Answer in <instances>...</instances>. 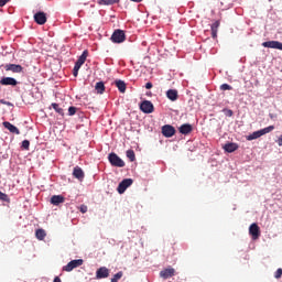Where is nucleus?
Listing matches in <instances>:
<instances>
[{"label": "nucleus", "instance_id": "nucleus-1", "mask_svg": "<svg viewBox=\"0 0 282 282\" xmlns=\"http://www.w3.org/2000/svg\"><path fill=\"white\" fill-rule=\"evenodd\" d=\"M273 129H274V126H269L264 129L254 131L253 133H251L247 137V140H249V141L258 140V138H261V135H265L267 133H272Z\"/></svg>", "mask_w": 282, "mask_h": 282}, {"label": "nucleus", "instance_id": "nucleus-2", "mask_svg": "<svg viewBox=\"0 0 282 282\" xmlns=\"http://www.w3.org/2000/svg\"><path fill=\"white\" fill-rule=\"evenodd\" d=\"M108 160L111 164V166H117L118 169H122L124 167V161L122 159H120V156H118V154L111 152L108 155Z\"/></svg>", "mask_w": 282, "mask_h": 282}, {"label": "nucleus", "instance_id": "nucleus-3", "mask_svg": "<svg viewBox=\"0 0 282 282\" xmlns=\"http://www.w3.org/2000/svg\"><path fill=\"white\" fill-rule=\"evenodd\" d=\"M127 40V35L124 34V31L118 29L116 30L111 35L112 43H124Z\"/></svg>", "mask_w": 282, "mask_h": 282}, {"label": "nucleus", "instance_id": "nucleus-4", "mask_svg": "<svg viewBox=\"0 0 282 282\" xmlns=\"http://www.w3.org/2000/svg\"><path fill=\"white\" fill-rule=\"evenodd\" d=\"M33 19L37 25H45L47 23V13L39 11L33 15Z\"/></svg>", "mask_w": 282, "mask_h": 282}, {"label": "nucleus", "instance_id": "nucleus-5", "mask_svg": "<svg viewBox=\"0 0 282 282\" xmlns=\"http://www.w3.org/2000/svg\"><path fill=\"white\" fill-rule=\"evenodd\" d=\"M83 263V259L72 260L70 262L67 263V265L63 267V270L64 272H72V270H75V268H80Z\"/></svg>", "mask_w": 282, "mask_h": 282}, {"label": "nucleus", "instance_id": "nucleus-6", "mask_svg": "<svg viewBox=\"0 0 282 282\" xmlns=\"http://www.w3.org/2000/svg\"><path fill=\"white\" fill-rule=\"evenodd\" d=\"M140 109L143 113H153L155 107L153 106V102H151L150 100H144L141 102Z\"/></svg>", "mask_w": 282, "mask_h": 282}, {"label": "nucleus", "instance_id": "nucleus-7", "mask_svg": "<svg viewBox=\"0 0 282 282\" xmlns=\"http://www.w3.org/2000/svg\"><path fill=\"white\" fill-rule=\"evenodd\" d=\"M131 184H133V180L131 178H126L122 182H120L117 188L119 195H122V193H124V191H127V188H129Z\"/></svg>", "mask_w": 282, "mask_h": 282}, {"label": "nucleus", "instance_id": "nucleus-8", "mask_svg": "<svg viewBox=\"0 0 282 282\" xmlns=\"http://www.w3.org/2000/svg\"><path fill=\"white\" fill-rule=\"evenodd\" d=\"M249 235H251L252 239H259V237H261V229L257 223L250 225Z\"/></svg>", "mask_w": 282, "mask_h": 282}, {"label": "nucleus", "instance_id": "nucleus-9", "mask_svg": "<svg viewBox=\"0 0 282 282\" xmlns=\"http://www.w3.org/2000/svg\"><path fill=\"white\" fill-rule=\"evenodd\" d=\"M4 69L6 72H12L13 74H21L23 72V66L19 64H7Z\"/></svg>", "mask_w": 282, "mask_h": 282}, {"label": "nucleus", "instance_id": "nucleus-10", "mask_svg": "<svg viewBox=\"0 0 282 282\" xmlns=\"http://www.w3.org/2000/svg\"><path fill=\"white\" fill-rule=\"evenodd\" d=\"M0 85H3L4 87H17L19 85V82H17L14 77H2L0 79Z\"/></svg>", "mask_w": 282, "mask_h": 282}, {"label": "nucleus", "instance_id": "nucleus-11", "mask_svg": "<svg viewBox=\"0 0 282 282\" xmlns=\"http://www.w3.org/2000/svg\"><path fill=\"white\" fill-rule=\"evenodd\" d=\"M162 134L164 135V138H173V135L175 134V127L171 124L163 126Z\"/></svg>", "mask_w": 282, "mask_h": 282}, {"label": "nucleus", "instance_id": "nucleus-12", "mask_svg": "<svg viewBox=\"0 0 282 282\" xmlns=\"http://www.w3.org/2000/svg\"><path fill=\"white\" fill-rule=\"evenodd\" d=\"M262 47H269L271 50H280L282 52V43L279 41L263 42Z\"/></svg>", "mask_w": 282, "mask_h": 282}, {"label": "nucleus", "instance_id": "nucleus-13", "mask_svg": "<svg viewBox=\"0 0 282 282\" xmlns=\"http://www.w3.org/2000/svg\"><path fill=\"white\" fill-rule=\"evenodd\" d=\"M109 278V269L107 267H100L96 271V279H107Z\"/></svg>", "mask_w": 282, "mask_h": 282}, {"label": "nucleus", "instance_id": "nucleus-14", "mask_svg": "<svg viewBox=\"0 0 282 282\" xmlns=\"http://www.w3.org/2000/svg\"><path fill=\"white\" fill-rule=\"evenodd\" d=\"M4 129H8V131H10V133H14L15 135H20L21 131L19 130V128H17L14 124L10 123L9 121H4L3 123Z\"/></svg>", "mask_w": 282, "mask_h": 282}, {"label": "nucleus", "instance_id": "nucleus-15", "mask_svg": "<svg viewBox=\"0 0 282 282\" xmlns=\"http://www.w3.org/2000/svg\"><path fill=\"white\" fill-rule=\"evenodd\" d=\"M171 276H175V269L173 268H167L160 272L161 279H171Z\"/></svg>", "mask_w": 282, "mask_h": 282}, {"label": "nucleus", "instance_id": "nucleus-16", "mask_svg": "<svg viewBox=\"0 0 282 282\" xmlns=\"http://www.w3.org/2000/svg\"><path fill=\"white\" fill-rule=\"evenodd\" d=\"M73 176L76 180H79V182H83V180H85V172H83V169H80V166H75L73 170Z\"/></svg>", "mask_w": 282, "mask_h": 282}, {"label": "nucleus", "instance_id": "nucleus-17", "mask_svg": "<svg viewBox=\"0 0 282 282\" xmlns=\"http://www.w3.org/2000/svg\"><path fill=\"white\" fill-rule=\"evenodd\" d=\"M178 131L182 135H188V133L193 132V126L191 123H184L178 128Z\"/></svg>", "mask_w": 282, "mask_h": 282}, {"label": "nucleus", "instance_id": "nucleus-18", "mask_svg": "<svg viewBox=\"0 0 282 282\" xmlns=\"http://www.w3.org/2000/svg\"><path fill=\"white\" fill-rule=\"evenodd\" d=\"M65 203V197H63L62 195H54L51 197V204H53V206H58L59 204H64Z\"/></svg>", "mask_w": 282, "mask_h": 282}, {"label": "nucleus", "instance_id": "nucleus-19", "mask_svg": "<svg viewBox=\"0 0 282 282\" xmlns=\"http://www.w3.org/2000/svg\"><path fill=\"white\" fill-rule=\"evenodd\" d=\"M166 97L169 98V100H172V102H175V100H177V98H180V95L177 94V90L169 89L166 91Z\"/></svg>", "mask_w": 282, "mask_h": 282}, {"label": "nucleus", "instance_id": "nucleus-20", "mask_svg": "<svg viewBox=\"0 0 282 282\" xmlns=\"http://www.w3.org/2000/svg\"><path fill=\"white\" fill-rule=\"evenodd\" d=\"M223 149L227 152V153H235V151H237V149H239V145L237 143H227L223 147Z\"/></svg>", "mask_w": 282, "mask_h": 282}, {"label": "nucleus", "instance_id": "nucleus-21", "mask_svg": "<svg viewBox=\"0 0 282 282\" xmlns=\"http://www.w3.org/2000/svg\"><path fill=\"white\" fill-rule=\"evenodd\" d=\"M115 85H116L117 89H119V91L121 94H124V91H127V84L123 80L117 79L115 82Z\"/></svg>", "mask_w": 282, "mask_h": 282}, {"label": "nucleus", "instance_id": "nucleus-22", "mask_svg": "<svg viewBox=\"0 0 282 282\" xmlns=\"http://www.w3.org/2000/svg\"><path fill=\"white\" fill-rule=\"evenodd\" d=\"M89 56V51L85 50L82 55L77 59V65H85V61H87V57Z\"/></svg>", "mask_w": 282, "mask_h": 282}, {"label": "nucleus", "instance_id": "nucleus-23", "mask_svg": "<svg viewBox=\"0 0 282 282\" xmlns=\"http://www.w3.org/2000/svg\"><path fill=\"white\" fill-rule=\"evenodd\" d=\"M219 25H220V22L219 20H216L213 24H212V37L213 39H217V32L219 30Z\"/></svg>", "mask_w": 282, "mask_h": 282}, {"label": "nucleus", "instance_id": "nucleus-24", "mask_svg": "<svg viewBox=\"0 0 282 282\" xmlns=\"http://www.w3.org/2000/svg\"><path fill=\"white\" fill-rule=\"evenodd\" d=\"M116 3H120V0H98L99 6H116Z\"/></svg>", "mask_w": 282, "mask_h": 282}, {"label": "nucleus", "instance_id": "nucleus-25", "mask_svg": "<svg viewBox=\"0 0 282 282\" xmlns=\"http://www.w3.org/2000/svg\"><path fill=\"white\" fill-rule=\"evenodd\" d=\"M35 237H36V239H39V241H43V239H45V237H47V234L45 232L44 229H37L35 231Z\"/></svg>", "mask_w": 282, "mask_h": 282}, {"label": "nucleus", "instance_id": "nucleus-26", "mask_svg": "<svg viewBox=\"0 0 282 282\" xmlns=\"http://www.w3.org/2000/svg\"><path fill=\"white\" fill-rule=\"evenodd\" d=\"M95 89H96L97 94H105V83L98 82L95 85Z\"/></svg>", "mask_w": 282, "mask_h": 282}, {"label": "nucleus", "instance_id": "nucleus-27", "mask_svg": "<svg viewBox=\"0 0 282 282\" xmlns=\"http://www.w3.org/2000/svg\"><path fill=\"white\" fill-rule=\"evenodd\" d=\"M52 107L56 111V113H58L59 116H65L63 108H61L58 104H52Z\"/></svg>", "mask_w": 282, "mask_h": 282}, {"label": "nucleus", "instance_id": "nucleus-28", "mask_svg": "<svg viewBox=\"0 0 282 282\" xmlns=\"http://www.w3.org/2000/svg\"><path fill=\"white\" fill-rule=\"evenodd\" d=\"M126 155L130 160V162H135V152L133 150H128L126 152Z\"/></svg>", "mask_w": 282, "mask_h": 282}, {"label": "nucleus", "instance_id": "nucleus-29", "mask_svg": "<svg viewBox=\"0 0 282 282\" xmlns=\"http://www.w3.org/2000/svg\"><path fill=\"white\" fill-rule=\"evenodd\" d=\"M123 272L122 271H119L118 273H116L115 275H113V278L111 279V282H118V281H120V278L121 276H123Z\"/></svg>", "mask_w": 282, "mask_h": 282}, {"label": "nucleus", "instance_id": "nucleus-30", "mask_svg": "<svg viewBox=\"0 0 282 282\" xmlns=\"http://www.w3.org/2000/svg\"><path fill=\"white\" fill-rule=\"evenodd\" d=\"M220 90L221 91H232V86H230L228 84H223V85H220Z\"/></svg>", "mask_w": 282, "mask_h": 282}, {"label": "nucleus", "instance_id": "nucleus-31", "mask_svg": "<svg viewBox=\"0 0 282 282\" xmlns=\"http://www.w3.org/2000/svg\"><path fill=\"white\" fill-rule=\"evenodd\" d=\"M0 200L1 202H10V197L8 196V194L0 192Z\"/></svg>", "mask_w": 282, "mask_h": 282}, {"label": "nucleus", "instance_id": "nucleus-32", "mask_svg": "<svg viewBox=\"0 0 282 282\" xmlns=\"http://www.w3.org/2000/svg\"><path fill=\"white\" fill-rule=\"evenodd\" d=\"M76 111H78V108L70 106L68 108V116H76Z\"/></svg>", "mask_w": 282, "mask_h": 282}, {"label": "nucleus", "instance_id": "nucleus-33", "mask_svg": "<svg viewBox=\"0 0 282 282\" xmlns=\"http://www.w3.org/2000/svg\"><path fill=\"white\" fill-rule=\"evenodd\" d=\"M22 149H24L25 151H30V141L29 140L22 141Z\"/></svg>", "mask_w": 282, "mask_h": 282}, {"label": "nucleus", "instance_id": "nucleus-34", "mask_svg": "<svg viewBox=\"0 0 282 282\" xmlns=\"http://www.w3.org/2000/svg\"><path fill=\"white\" fill-rule=\"evenodd\" d=\"M224 113L227 116V118H232L235 112L231 109H225Z\"/></svg>", "mask_w": 282, "mask_h": 282}, {"label": "nucleus", "instance_id": "nucleus-35", "mask_svg": "<svg viewBox=\"0 0 282 282\" xmlns=\"http://www.w3.org/2000/svg\"><path fill=\"white\" fill-rule=\"evenodd\" d=\"M281 276H282V269H278V270L275 271V273H274V278H275V279H281Z\"/></svg>", "mask_w": 282, "mask_h": 282}, {"label": "nucleus", "instance_id": "nucleus-36", "mask_svg": "<svg viewBox=\"0 0 282 282\" xmlns=\"http://www.w3.org/2000/svg\"><path fill=\"white\" fill-rule=\"evenodd\" d=\"M79 210L83 213V215H85V213L88 210L87 205H80Z\"/></svg>", "mask_w": 282, "mask_h": 282}, {"label": "nucleus", "instance_id": "nucleus-37", "mask_svg": "<svg viewBox=\"0 0 282 282\" xmlns=\"http://www.w3.org/2000/svg\"><path fill=\"white\" fill-rule=\"evenodd\" d=\"M10 0H0V8H3Z\"/></svg>", "mask_w": 282, "mask_h": 282}, {"label": "nucleus", "instance_id": "nucleus-38", "mask_svg": "<svg viewBox=\"0 0 282 282\" xmlns=\"http://www.w3.org/2000/svg\"><path fill=\"white\" fill-rule=\"evenodd\" d=\"M145 89H153V84L151 82L147 83Z\"/></svg>", "mask_w": 282, "mask_h": 282}, {"label": "nucleus", "instance_id": "nucleus-39", "mask_svg": "<svg viewBox=\"0 0 282 282\" xmlns=\"http://www.w3.org/2000/svg\"><path fill=\"white\" fill-rule=\"evenodd\" d=\"M80 67H83L80 64L75 63V66H74V69H75V70L78 72V70L80 69Z\"/></svg>", "mask_w": 282, "mask_h": 282}, {"label": "nucleus", "instance_id": "nucleus-40", "mask_svg": "<svg viewBox=\"0 0 282 282\" xmlns=\"http://www.w3.org/2000/svg\"><path fill=\"white\" fill-rule=\"evenodd\" d=\"M278 144H279V147H282V135H280V137L278 138Z\"/></svg>", "mask_w": 282, "mask_h": 282}, {"label": "nucleus", "instance_id": "nucleus-41", "mask_svg": "<svg viewBox=\"0 0 282 282\" xmlns=\"http://www.w3.org/2000/svg\"><path fill=\"white\" fill-rule=\"evenodd\" d=\"M53 282H63L59 276H55Z\"/></svg>", "mask_w": 282, "mask_h": 282}, {"label": "nucleus", "instance_id": "nucleus-42", "mask_svg": "<svg viewBox=\"0 0 282 282\" xmlns=\"http://www.w3.org/2000/svg\"><path fill=\"white\" fill-rule=\"evenodd\" d=\"M73 75H74V76H78V70L73 69Z\"/></svg>", "mask_w": 282, "mask_h": 282}, {"label": "nucleus", "instance_id": "nucleus-43", "mask_svg": "<svg viewBox=\"0 0 282 282\" xmlns=\"http://www.w3.org/2000/svg\"><path fill=\"white\" fill-rule=\"evenodd\" d=\"M133 1L134 3H141L142 0H131Z\"/></svg>", "mask_w": 282, "mask_h": 282}, {"label": "nucleus", "instance_id": "nucleus-44", "mask_svg": "<svg viewBox=\"0 0 282 282\" xmlns=\"http://www.w3.org/2000/svg\"><path fill=\"white\" fill-rule=\"evenodd\" d=\"M270 118H274V115H270Z\"/></svg>", "mask_w": 282, "mask_h": 282}, {"label": "nucleus", "instance_id": "nucleus-45", "mask_svg": "<svg viewBox=\"0 0 282 282\" xmlns=\"http://www.w3.org/2000/svg\"><path fill=\"white\" fill-rule=\"evenodd\" d=\"M2 105H6V102L3 100H1Z\"/></svg>", "mask_w": 282, "mask_h": 282}]
</instances>
